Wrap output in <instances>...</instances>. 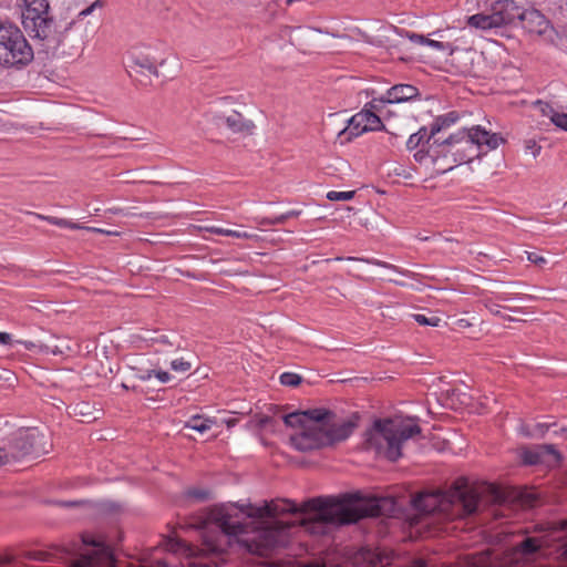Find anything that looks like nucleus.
<instances>
[{"mask_svg": "<svg viewBox=\"0 0 567 567\" xmlns=\"http://www.w3.org/2000/svg\"><path fill=\"white\" fill-rule=\"evenodd\" d=\"M346 259L347 260H359V261H363V262H367V264L375 265V266H379V267L396 270L395 266L390 265V264H388L385 261L378 260V259L355 258V257H348Z\"/></svg>", "mask_w": 567, "mask_h": 567, "instance_id": "38", "label": "nucleus"}, {"mask_svg": "<svg viewBox=\"0 0 567 567\" xmlns=\"http://www.w3.org/2000/svg\"><path fill=\"white\" fill-rule=\"evenodd\" d=\"M18 343L22 344L27 350H38L39 352H42V353H52V354H60L62 353V351L55 347V348H50L49 346L47 344H37L32 341H22V340H19L17 341Z\"/></svg>", "mask_w": 567, "mask_h": 567, "instance_id": "28", "label": "nucleus"}, {"mask_svg": "<svg viewBox=\"0 0 567 567\" xmlns=\"http://www.w3.org/2000/svg\"><path fill=\"white\" fill-rule=\"evenodd\" d=\"M492 14L497 28L514 24L517 20L530 21L537 24L538 33L545 31L547 20L537 10H525L516 4L514 0H502L493 4Z\"/></svg>", "mask_w": 567, "mask_h": 567, "instance_id": "8", "label": "nucleus"}, {"mask_svg": "<svg viewBox=\"0 0 567 567\" xmlns=\"http://www.w3.org/2000/svg\"><path fill=\"white\" fill-rule=\"evenodd\" d=\"M525 148L527 152H530L534 157L538 156L542 147L537 145L534 140H528L525 142Z\"/></svg>", "mask_w": 567, "mask_h": 567, "instance_id": "42", "label": "nucleus"}, {"mask_svg": "<svg viewBox=\"0 0 567 567\" xmlns=\"http://www.w3.org/2000/svg\"><path fill=\"white\" fill-rule=\"evenodd\" d=\"M192 362L185 360L184 358L174 359L171 362V369L177 373H186L192 369Z\"/></svg>", "mask_w": 567, "mask_h": 567, "instance_id": "30", "label": "nucleus"}, {"mask_svg": "<svg viewBox=\"0 0 567 567\" xmlns=\"http://www.w3.org/2000/svg\"><path fill=\"white\" fill-rule=\"evenodd\" d=\"M84 550L70 567H114V557L102 539L85 535L82 537Z\"/></svg>", "mask_w": 567, "mask_h": 567, "instance_id": "9", "label": "nucleus"}, {"mask_svg": "<svg viewBox=\"0 0 567 567\" xmlns=\"http://www.w3.org/2000/svg\"><path fill=\"white\" fill-rule=\"evenodd\" d=\"M434 136L435 135H431V130L429 131L427 127L422 126L417 132L410 135L406 141V148L409 151H413L419 146H424L425 144L429 147L432 144L431 140Z\"/></svg>", "mask_w": 567, "mask_h": 567, "instance_id": "20", "label": "nucleus"}, {"mask_svg": "<svg viewBox=\"0 0 567 567\" xmlns=\"http://www.w3.org/2000/svg\"><path fill=\"white\" fill-rule=\"evenodd\" d=\"M460 120V114L455 111L437 116L431 124V135H436L443 130L454 125Z\"/></svg>", "mask_w": 567, "mask_h": 567, "instance_id": "21", "label": "nucleus"}, {"mask_svg": "<svg viewBox=\"0 0 567 567\" xmlns=\"http://www.w3.org/2000/svg\"><path fill=\"white\" fill-rule=\"evenodd\" d=\"M527 259L528 261L539 266L546 262V259L543 256L537 255L536 252H527Z\"/></svg>", "mask_w": 567, "mask_h": 567, "instance_id": "46", "label": "nucleus"}, {"mask_svg": "<svg viewBox=\"0 0 567 567\" xmlns=\"http://www.w3.org/2000/svg\"><path fill=\"white\" fill-rule=\"evenodd\" d=\"M212 120L216 125H226V127L235 134L251 135L256 128L255 123L246 118L239 112L233 111L227 115L212 113Z\"/></svg>", "mask_w": 567, "mask_h": 567, "instance_id": "15", "label": "nucleus"}, {"mask_svg": "<svg viewBox=\"0 0 567 567\" xmlns=\"http://www.w3.org/2000/svg\"><path fill=\"white\" fill-rule=\"evenodd\" d=\"M419 95V90L410 84H398L386 91L380 99H374L371 103L372 107L378 109V104L384 103H403L415 99Z\"/></svg>", "mask_w": 567, "mask_h": 567, "instance_id": "17", "label": "nucleus"}, {"mask_svg": "<svg viewBox=\"0 0 567 567\" xmlns=\"http://www.w3.org/2000/svg\"><path fill=\"white\" fill-rule=\"evenodd\" d=\"M381 499L362 501L357 494L340 497H316L300 506L290 499H274L257 506L248 504H221L209 509L203 522V555L223 554L230 546L231 539L249 553L267 555L286 543L291 523L277 519L285 513L309 515L302 525L311 534H324L328 525L357 523L363 517L381 515Z\"/></svg>", "mask_w": 567, "mask_h": 567, "instance_id": "1", "label": "nucleus"}, {"mask_svg": "<svg viewBox=\"0 0 567 567\" xmlns=\"http://www.w3.org/2000/svg\"><path fill=\"white\" fill-rule=\"evenodd\" d=\"M301 382V377L297 373L285 372L280 375V383L286 386H297Z\"/></svg>", "mask_w": 567, "mask_h": 567, "instance_id": "31", "label": "nucleus"}, {"mask_svg": "<svg viewBox=\"0 0 567 567\" xmlns=\"http://www.w3.org/2000/svg\"><path fill=\"white\" fill-rule=\"evenodd\" d=\"M433 34H434V35H439L441 39L443 38V35H442L441 31H435Z\"/></svg>", "mask_w": 567, "mask_h": 567, "instance_id": "56", "label": "nucleus"}, {"mask_svg": "<svg viewBox=\"0 0 567 567\" xmlns=\"http://www.w3.org/2000/svg\"><path fill=\"white\" fill-rule=\"evenodd\" d=\"M522 460L527 465H535L540 463V456L537 451V446L530 450H524L522 453Z\"/></svg>", "mask_w": 567, "mask_h": 567, "instance_id": "29", "label": "nucleus"}, {"mask_svg": "<svg viewBox=\"0 0 567 567\" xmlns=\"http://www.w3.org/2000/svg\"><path fill=\"white\" fill-rule=\"evenodd\" d=\"M226 236L238 238V239H255V238H257V235H255V234H251V233H248L245 230H234V229H228Z\"/></svg>", "mask_w": 567, "mask_h": 567, "instance_id": "39", "label": "nucleus"}, {"mask_svg": "<svg viewBox=\"0 0 567 567\" xmlns=\"http://www.w3.org/2000/svg\"><path fill=\"white\" fill-rule=\"evenodd\" d=\"M21 19L23 28L33 38H49L53 20L48 0H22Z\"/></svg>", "mask_w": 567, "mask_h": 567, "instance_id": "7", "label": "nucleus"}, {"mask_svg": "<svg viewBox=\"0 0 567 567\" xmlns=\"http://www.w3.org/2000/svg\"><path fill=\"white\" fill-rule=\"evenodd\" d=\"M408 38L414 42V43H417V44H425L426 45V41L429 40L427 38H425L424 35L422 34H416V33H408Z\"/></svg>", "mask_w": 567, "mask_h": 567, "instance_id": "47", "label": "nucleus"}, {"mask_svg": "<svg viewBox=\"0 0 567 567\" xmlns=\"http://www.w3.org/2000/svg\"><path fill=\"white\" fill-rule=\"evenodd\" d=\"M165 548H166V550H168V551H173V553H184V554H186L187 556H193V555H195V553H194V548H193L190 545H188V544H186V543H184V542H182V540H179V539L169 538V539L166 542V544H165Z\"/></svg>", "mask_w": 567, "mask_h": 567, "instance_id": "26", "label": "nucleus"}, {"mask_svg": "<svg viewBox=\"0 0 567 567\" xmlns=\"http://www.w3.org/2000/svg\"><path fill=\"white\" fill-rule=\"evenodd\" d=\"M501 318H503L505 320H508V321H513L514 320L511 316H505L503 313H502Z\"/></svg>", "mask_w": 567, "mask_h": 567, "instance_id": "55", "label": "nucleus"}, {"mask_svg": "<svg viewBox=\"0 0 567 567\" xmlns=\"http://www.w3.org/2000/svg\"><path fill=\"white\" fill-rule=\"evenodd\" d=\"M12 340L11 334L7 332H0V343L8 344Z\"/></svg>", "mask_w": 567, "mask_h": 567, "instance_id": "50", "label": "nucleus"}, {"mask_svg": "<svg viewBox=\"0 0 567 567\" xmlns=\"http://www.w3.org/2000/svg\"><path fill=\"white\" fill-rule=\"evenodd\" d=\"M186 495L190 498L202 502V501L209 499L212 496V493L209 489H206V488H189L186 492Z\"/></svg>", "mask_w": 567, "mask_h": 567, "instance_id": "32", "label": "nucleus"}, {"mask_svg": "<svg viewBox=\"0 0 567 567\" xmlns=\"http://www.w3.org/2000/svg\"><path fill=\"white\" fill-rule=\"evenodd\" d=\"M305 567H324V566L321 564H318V563H312V564L306 565Z\"/></svg>", "mask_w": 567, "mask_h": 567, "instance_id": "54", "label": "nucleus"}, {"mask_svg": "<svg viewBox=\"0 0 567 567\" xmlns=\"http://www.w3.org/2000/svg\"><path fill=\"white\" fill-rule=\"evenodd\" d=\"M451 153H447L442 143L434 141L426 150L421 148L414 154V159L424 164L425 166H432L433 173L436 175L445 174L452 171L457 165H450L453 159Z\"/></svg>", "mask_w": 567, "mask_h": 567, "instance_id": "11", "label": "nucleus"}, {"mask_svg": "<svg viewBox=\"0 0 567 567\" xmlns=\"http://www.w3.org/2000/svg\"><path fill=\"white\" fill-rule=\"evenodd\" d=\"M61 505H64V506H74L76 504H79V502H64V503H60Z\"/></svg>", "mask_w": 567, "mask_h": 567, "instance_id": "53", "label": "nucleus"}, {"mask_svg": "<svg viewBox=\"0 0 567 567\" xmlns=\"http://www.w3.org/2000/svg\"><path fill=\"white\" fill-rule=\"evenodd\" d=\"M329 416V411L326 409H312L300 412H292L284 416V422L289 427L305 430L310 424H316V421H324Z\"/></svg>", "mask_w": 567, "mask_h": 567, "instance_id": "16", "label": "nucleus"}, {"mask_svg": "<svg viewBox=\"0 0 567 567\" xmlns=\"http://www.w3.org/2000/svg\"><path fill=\"white\" fill-rule=\"evenodd\" d=\"M441 143L446 152L454 156L450 165H461L480 157L482 152L496 150L504 143V138L497 133H491L480 125H474L458 130Z\"/></svg>", "mask_w": 567, "mask_h": 567, "instance_id": "4", "label": "nucleus"}, {"mask_svg": "<svg viewBox=\"0 0 567 567\" xmlns=\"http://www.w3.org/2000/svg\"><path fill=\"white\" fill-rule=\"evenodd\" d=\"M467 24L475 29L491 30L496 29L497 25L493 18L492 11L476 13L467 18Z\"/></svg>", "mask_w": 567, "mask_h": 567, "instance_id": "19", "label": "nucleus"}, {"mask_svg": "<svg viewBox=\"0 0 567 567\" xmlns=\"http://www.w3.org/2000/svg\"><path fill=\"white\" fill-rule=\"evenodd\" d=\"M483 303H484L485 308L492 315L497 316V317L502 316V311H501L502 306L498 305L497 302L493 301L492 299H485V300H483Z\"/></svg>", "mask_w": 567, "mask_h": 567, "instance_id": "40", "label": "nucleus"}, {"mask_svg": "<svg viewBox=\"0 0 567 567\" xmlns=\"http://www.w3.org/2000/svg\"><path fill=\"white\" fill-rule=\"evenodd\" d=\"M383 128L381 118L374 112L362 110L348 120V125L338 133V141L340 144H346L365 132Z\"/></svg>", "mask_w": 567, "mask_h": 567, "instance_id": "10", "label": "nucleus"}, {"mask_svg": "<svg viewBox=\"0 0 567 567\" xmlns=\"http://www.w3.org/2000/svg\"><path fill=\"white\" fill-rule=\"evenodd\" d=\"M548 425L547 424H544V423H538L535 425V427L533 429V431H527L525 430L523 426H522V433L526 436H530V437H543L546 432L548 431Z\"/></svg>", "mask_w": 567, "mask_h": 567, "instance_id": "34", "label": "nucleus"}, {"mask_svg": "<svg viewBox=\"0 0 567 567\" xmlns=\"http://www.w3.org/2000/svg\"><path fill=\"white\" fill-rule=\"evenodd\" d=\"M426 45H429L435 50L447 51L451 54L454 52V47L450 42L429 39L426 41Z\"/></svg>", "mask_w": 567, "mask_h": 567, "instance_id": "36", "label": "nucleus"}, {"mask_svg": "<svg viewBox=\"0 0 567 567\" xmlns=\"http://www.w3.org/2000/svg\"><path fill=\"white\" fill-rule=\"evenodd\" d=\"M324 421H316L302 431L291 435V445L301 452H308L327 445V436L323 435Z\"/></svg>", "mask_w": 567, "mask_h": 567, "instance_id": "13", "label": "nucleus"}, {"mask_svg": "<svg viewBox=\"0 0 567 567\" xmlns=\"http://www.w3.org/2000/svg\"><path fill=\"white\" fill-rule=\"evenodd\" d=\"M414 172H415L414 168L409 167V166H404V165H401V164H396L394 166V168H393V173L396 176L403 177L404 179L413 178Z\"/></svg>", "mask_w": 567, "mask_h": 567, "instance_id": "37", "label": "nucleus"}, {"mask_svg": "<svg viewBox=\"0 0 567 567\" xmlns=\"http://www.w3.org/2000/svg\"><path fill=\"white\" fill-rule=\"evenodd\" d=\"M33 58V49L21 29L13 22L0 21V65L20 70Z\"/></svg>", "mask_w": 567, "mask_h": 567, "instance_id": "5", "label": "nucleus"}, {"mask_svg": "<svg viewBox=\"0 0 567 567\" xmlns=\"http://www.w3.org/2000/svg\"><path fill=\"white\" fill-rule=\"evenodd\" d=\"M102 2L100 0L94 1L91 6L80 11L79 17H86L91 14L96 8H101Z\"/></svg>", "mask_w": 567, "mask_h": 567, "instance_id": "44", "label": "nucleus"}, {"mask_svg": "<svg viewBox=\"0 0 567 567\" xmlns=\"http://www.w3.org/2000/svg\"><path fill=\"white\" fill-rule=\"evenodd\" d=\"M130 68L135 73H144L146 71L154 76H158L155 63L147 56H134Z\"/></svg>", "mask_w": 567, "mask_h": 567, "instance_id": "23", "label": "nucleus"}, {"mask_svg": "<svg viewBox=\"0 0 567 567\" xmlns=\"http://www.w3.org/2000/svg\"><path fill=\"white\" fill-rule=\"evenodd\" d=\"M213 423L214 422L209 419H205L200 415H194L186 422L185 427L199 433H205L212 429Z\"/></svg>", "mask_w": 567, "mask_h": 567, "instance_id": "25", "label": "nucleus"}, {"mask_svg": "<svg viewBox=\"0 0 567 567\" xmlns=\"http://www.w3.org/2000/svg\"><path fill=\"white\" fill-rule=\"evenodd\" d=\"M355 423L351 420H337L334 414L329 411V416L324 420L323 435L327 436V445L347 440L353 432Z\"/></svg>", "mask_w": 567, "mask_h": 567, "instance_id": "14", "label": "nucleus"}, {"mask_svg": "<svg viewBox=\"0 0 567 567\" xmlns=\"http://www.w3.org/2000/svg\"><path fill=\"white\" fill-rule=\"evenodd\" d=\"M188 567H210L206 564H199V563H190Z\"/></svg>", "mask_w": 567, "mask_h": 567, "instance_id": "52", "label": "nucleus"}, {"mask_svg": "<svg viewBox=\"0 0 567 567\" xmlns=\"http://www.w3.org/2000/svg\"><path fill=\"white\" fill-rule=\"evenodd\" d=\"M154 342L158 343V344H163V346H169L172 348H175V349H179L181 348V343L175 341V340H171L168 338V336L166 334H161L158 337H156L154 339Z\"/></svg>", "mask_w": 567, "mask_h": 567, "instance_id": "41", "label": "nucleus"}, {"mask_svg": "<svg viewBox=\"0 0 567 567\" xmlns=\"http://www.w3.org/2000/svg\"><path fill=\"white\" fill-rule=\"evenodd\" d=\"M519 502L532 506L533 499L515 488H503L487 483H470L458 478L445 492L434 491L419 494L414 507L425 514L441 513L447 518H461L482 512L486 505H512Z\"/></svg>", "mask_w": 567, "mask_h": 567, "instance_id": "2", "label": "nucleus"}, {"mask_svg": "<svg viewBox=\"0 0 567 567\" xmlns=\"http://www.w3.org/2000/svg\"><path fill=\"white\" fill-rule=\"evenodd\" d=\"M45 435L37 429H20L1 444L0 465L27 455L40 456L47 453Z\"/></svg>", "mask_w": 567, "mask_h": 567, "instance_id": "6", "label": "nucleus"}, {"mask_svg": "<svg viewBox=\"0 0 567 567\" xmlns=\"http://www.w3.org/2000/svg\"><path fill=\"white\" fill-rule=\"evenodd\" d=\"M131 567H135V566H131ZM136 567H167V564L164 560L157 559V560H154V561H150V563H145V564L138 565Z\"/></svg>", "mask_w": 567, "mask_h": 567, "instance_id": "49", "label": "nucleus"}, {"mask_svg": "<svg viewBox=\"0 0 567 567\" xmlns=\"http://www.w3.org/2000/svg\"><path fill=\"white\" fill-rule=\"evenodd\" d=\"M32 215L35 218H38V219L45 220L49 224L58 226V227L70 228V229H85V230H89V231H93V233H97V234H104V235H107V236H116V235H118V231L105 230V229L96 228V227H87V226H83V225L73 223V221H71L69 219H65V218H59V217H54V216H47V215H41V214H38V213H33Z\"/></svg>", "mask_w": 567, "mask_h": 567, "instance_id": "18", "label": "nucleus"}, {"mask_svg": "<svg viewBox=\"0 0 567 567\" xmlns=\"http://www.w3.org/2000/svg\"><path fill=\"white\" fill-rule=\"evenodd\" d=\"M543 540L537 537L518 536V538L505 550V558L511 565L527 564L533 561L540 549Z\"/></svg>", "mask_w": 567, "mask_h": 567, "instance_id": "12", "label": "nucleus"}, {"mask_svg": "<svg viewBox=\"0 0 567 567\" xmlns=\"http://www.w3.org/2000/svg\"><path fill=\"white\" fill-rule=\"evenodd\" d=\"M203 229L208 233L220 235V236H226L227 230H228V228H223V227H218V226H205Z\"/></svg>", "mask_w": 567, "mask_h": 567, "instance_id": "45", "label": "nucleus"}, {"mask_svg": "<svg viewBox=\"0 0 567 567\" xmlns=\"http://www.w3.org/2000/svg\"><path fill=\"white\" fill-rule=\"evenodd\" d=\"M419 434L421 427L416 417L395 416L375 420L365 436L370 447L388 460L396 461L402 456L403 443Z\"/></svg>", "mask_w": 567, "mask_h": 567, "instance_id": "3", "label": "nucleus"}, {"mask_svg": "<svg viewBox=\"0 0 567 567\" xmlns=\"http://www.w3.org/2000/svg\"><path fill=\"white\" fill-rule=\"evenodd\" d=\"M497 299L501 301H509L512 300V297L509 293H501L497 296Z\"/></svg>", "mask_w": 567, "mask_h": 567, "instance_id": "51", "label": "nucleus"}, {"mask_svg": "<svg viewBox=\"0 0 567 567\" xmlns=\"http://www.w3.org/2000/svg\"><path fill=\"white\" fill-rule=\"evenodd\" d=\"M537 451L540 456V463L548 466H556L559 464L561 455L553 444L537 445Z\"/></svg>", "mask_w": 567, "mask_h": 567, "instance_id": "22", "label": "nucleus"}, {"mask_svg": "<svg viewBox=\"0 0 567 567\" xmlns=\"http://www.w3.org/2000/svg\"><path fill=\"white\" fill-rule=\"evenodd\" d=\"M354 196V192L353 190H349V192H337V190H331L327 194V198L329 200H332V202H337V200H350L352 199Z\"/></svg>", "mask_w": 567, "mask_h": 567, "instance_id": "35", "label": "nucleus"}, {"mask_svg": "<svg viewBox=\"0 0 567 567\" xmlns=\"http://www.w3.org/2000/svg\"><path fill=\"white\" fill-rule=\"evenodd\" d=\"M412 317L421 326L437 327L441 322V319L437 317H426L421 313L413 315Z\"/></svg>", "mask_w": 567, "mask_h": 567, "instance_id": "33", "label": "nucleus"}, {"mask_svg": "<svg viewBox=\"0 0 567 567\" xmlns=\"http://www.w3.org/2000/svg\"><path fill=\"white\" fill-rule=\"evenodd\" d=\"M343 259H344V258H342V257H337V258H334V260H338V261H339V260H343Z\"/></svg>", "mask_w": 567, "mask_h": 567, "instance_id": "57", "label": "nucleus"}, {"mask_svg": "<svg viewBox=\"0 0 567 567\" xmlns=\"http://www.w3.org/2000/svg\"><path fill=\"white\" fill-rule=\"evenodd\" d=\"M152 377H154V370L138 371L136 374V378L141 381H148Z\"/></svg>", "mask_w": 567, "mask_h": 567, "instance_id": "48", "label": "nucleus"}, {"mask_svg": "<svg viewBox=\"0 0 567 567\" xmlns=\"http://www.w3.org/2000/svg\"><path fill=\"white\" fill-rule=\"evenodd\" d=\"M154 377L161 382V383H167L172 380V375L167 371L163 370H154Z\"/></svg>", "mask_w": 567, "mask_h": 567, "instance_id": "43", "label": "nucleus"}, {"mask_svg": "<svg viewBox=\"0 0 567 567\" xmlns=\"http://www.w3.org/2000/svg\"><path fill=\"white\" fill-rule=\"evenodd\" d=\"M300 212L289 210L285 214L276 216L274 218L269 217H257L255 221L260 226H276L286 223L287 219L299 216Z\"/></svg>", "mask_w": 567, "mask_h": 567, "instance_id": "24", "label": "nucleus"}, {"mask_svg": "<svg viewBox=\"0 0 567 567\" xmlns=\"http://www.w3.org/2000/svg\"><path fill=\"white\" fill-rule=\"evenodd\" d=\"M548 107V112L543 110V112L550 118L551 123L557 127L567 132V113H559L554 111L551 107Z\"/></svg>", "mask_w": 567, "mask_h": 567, "instance_id": "27", "label": "nucleus"}]
</instances>
